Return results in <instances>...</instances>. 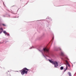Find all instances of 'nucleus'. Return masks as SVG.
<instances>
[{"instance_id":"1","label":"nucleus","mask_w":76,"mask_h":76,"mask_svg":"<svg viewBox=\"0 0 76 76\" xmlns=\"http://www.w3.org/2000/svg\"><path fill=\"white\" fill-rule=\"evenodd\" d=\"M30 69H27L26 68H24L22 70L20 71V72L22 75H23L25 73L27 74L28 73V71H29Z\"/></svg>"},{"instance_id":"2","label":"nucleus","mask_w":76,"mask_h":76,"mask_svg":"<svg viewBox=\"0 0 76 76\" xmlns=\"http://www.w3.org/2000/svg\"><path fill=\"white\" fill-rule=\"evenodd\" d=\"M49 61L53 64H54V67H55L56 68L58 66V62L56 61H53L52 60H50L49 59Z\"/></svg>"},{"instance_id":"3","label":"nucleus","mask_w":76,"mask_h":76,"mask_svg":"<svg viewBox=\"0 0 76 76\" xmlns=\"http://www.w3.org/2000/svg\"><path fill=\"white\" fill-rule=\"evenodd\" d=\"M43 50L44 52H45L46 53H48V48H43Z\"/></svg>"},{"instance_id":"4","label":"nucleus","mask_w":76,"mask_h":76,"mask_svg":"<svg viewBox=\"0 0 76 76\" xmlns=\"http://www.w3.org/2000/svg\"><path fill=\"white\" fill-rule=\"evenodd\" d=\"M66 63H67V64L68 66H69V67H70V64H69V63L68 62V61H67V60L66 61Z\"/></svg>"},{"instance_id":"5","label":"nucleus","mask_w":76,"mask_h":76,"mask_svg":"<svg viewBox=\"0 0 76 76\" xmlns=\"http://www.w3.org/2000/svg\"><path fill=\"white\" fill-rule=\"evenodd\" d=\"M61 55L62 56H64V53L63 52H61Z\"/></svg>"},{"instance_id":"6","label":"nucleus","mask_w":76,"mask_h":76,"mask_svg":"<svg viewBox=\"0 0 76 76\" xmlns=\"http://www.w3.org/2000/svg\"><path fill=\"white\" fill-rule=\"evenodd\" d=\"M68 73V74L69 75V76H72V75H71V73L70 72H69Z\"/></svg>"},{"instance_id":"7","label":"nucleus","mask_w":76,"mask_h":76,"mask_svg":"<svg viewBox=\"0 0 76 76\" xmlns=\"http://www.w3.org/2000/svg\"><path fill=\"white\" fill-rule=\"evenodd\" d=\"M3 33L5 34V35L7 33L6 32V31H3Z\"/></svg>"},{"instance_id":"8","label":"nucleus","mask_w":76,"mask_h":76,"mask_svg":"<svg viewBox=\"0 0 76 76\" xmlns=\"http://www.w3.org/2000/svg\"><path fill=\"white\" fill-rule=\"evenodd\" d=\"M63 69H64L63 67L62 66L61 67V68H60L61 70H63Z\"/></svg>"},{"instance_id":"9","label":"nucleus","mask_w":76,"mask_h":76,"mask_svg":"<svg viewBox=\"0 0 76 76\" xmlns=\"http://www.w3.org/2000/svg\"><path fill=\"white\" fill-rule=\"evenodd\" d=\"M58 49L60 50V51H61V48H58Z\"/></svg>"},{"instance_id":"10","label":"nucleus","mask_w":76,"mask_h":76,"mask_svg":"<svg viewBox=\"0 0 76 76\" xmlns=\"http://www.w3.org/2000/svg\"><path fill=\"white\" fill-rule=\"evenodd\" d=\"M6 35H7V36H9V34H7H7Z\"/></svg>"},{"instance_id":"11","label":"nucleus","mask_w":76,"mask_h":76,"mask_svg":"<svg viewBox=\"0 0 76 76\" xmlns=\"http://www.w3.org/2000/svg\"><path fill=\"white\" fill-rule=\"evenodd\" d=\"M66 59H67V60H69V58L67 57H66Z\"/></svg>"},{"instance_id":"12","label":"nucleus","mask_w":76,"mask_h":76,"mask_svg":"<svg viewBox=\"0 0 76 76\" xmlns=\"http://www.w3.org/2000/svg\"><path fill=\"white\" fill-rule=\"evenodd\" d=\"M67 67L66 66V69L65 70V71H66V70H67Z\"/></svg>"},{"instance_id":"13","label":"nucleus","mask_w":76,"mask_h":76,"mask_svg":"<svg viewBox=\"0 0 76 76\" xmlns=\"http://www.w3.org/2000/svg\"><path fill=\"white\" fill-rule=\"evenodd\" d=\"M3 26H5V25L4 24H2Z\"/></svg>"},{"instance_id":"14","label":"nucleus","mask_w":76,"mask_h":76,"mask_svg":"<svg viewBox=\"0 0 76 76\" xmlns=\"http://www.w3.org/2000/svg\"><path fill=\"white\" fill-rule=\"evenodd\" d=\"M0 29H1V30H3V28H1Z\"/></svg>"}]
</instances>
